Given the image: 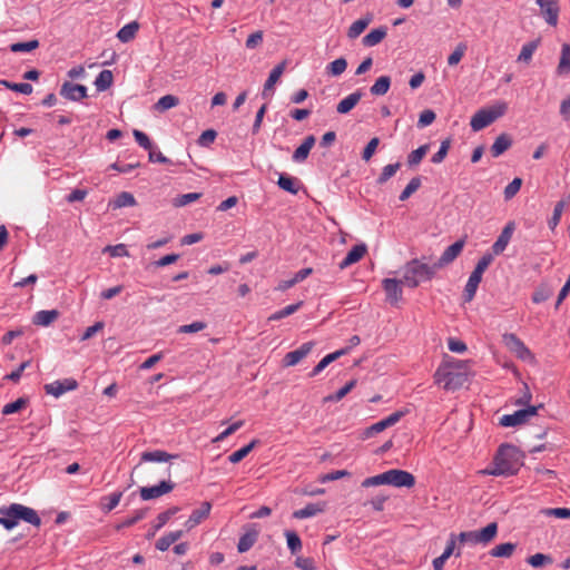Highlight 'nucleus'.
Returning <instances> with one entry per match:
<instances>
[{
    "label": "nucleus",
    "mask_w": 570,
    "mask_h": 570,
    "mask_svg": "<svg viewBox=\"0 0 570 570\" xmlns=\"http://www.w3.org/2000/svg\"><path fill=\"white\" fill-rule=\"evenodd\" d=\"M522 465L519 451L510 444L500 445L491 466L482 473L494 476H511L518 473Z\"/></svg>",
    "instance_id": "obj_1"
},
{
    "label": "nucleus",
    "mask_w": 570,
    "mask_h": 570,
    "mask_svg": "<svg viewBox=\"0 0 570 570\" xmlns=\"http://www.w3.org/2000/svg\"><path fill=\"white\" fill-rule=\"evenodd\" d=\"M0 524L7 530H12L22 520L35 527H40L41 519L32 508L20 503H11L0 508Z\"/></svg>",
    "instance_id": "obj_2"
},
{
    "label": "nucleus",
    "mask_w": 570,
    "mask_h": 570,
    "mask_svg": "<svg viewBox=\"0 0 570 570\" xmlns=\"http://www.w3.org/2000/svg\"><path fill=\"white\" fill-rule=\"evenodd\" d=\"M436 269L438 267L435 266V263L433 265H429L415 258L407 262L404 266L402 279L404 285L415 288L421 282L431 281L434 277Z\"/></svg>",
    "instance_id": "obj_3"
},
{
    "label": "nucleus",
    "mask_w": 570,
    "mask_h": 570,
    "mask_svg": "<svg viewBox=\"0 0 570 570\" xmlns=\"http://www.w3.org/2000/svg\"><path fill=\"white\" fill-rule=\"evenodd\" d=\"M508 106L505 102H499L490 108H482L478 110L471 118L470 126L473 131H480L491 125L498 118L507 112Z\"/></svg>",
    "instance_id": "obj_4"
},
{
    "label": "nucleus",
    "mask_w": 570,
    "mask_h": 570,
    "mask_svg": "<svg viewBox=\"0 0 570 570\" xmlns=\"http://www.w3.org/2000/svg\"><path fill=\"white\" fill-rule=\"evenodd\" d=\"M434 381L436 384H442L444 390L455 391L462 387L468 379L463 371L454 372L448 365H440L434 373Z\"/></svg>",
    "instance_id": "obj_5"
},
{
    "label": "nucleus",
    "mask_w": 570,
    "mask_h": 570,
    "mask_svg": "<svg viewBox=\"0 0 570 570\" xmlns=\"http://www.w3.org/2000/svg\"><path fill=\"white\" fill-rule=\"evenodd\" d=\"M538 407L529 405L525 409L515 411L512 414H505L500 419V425L504 428L521 425L529 421L530 417L537 415Z\"/></svg>",
    "instance_id": "obj_6"
},
{
    "label": "nucleus",
    "mask_w": 570,
    "mask_h": 570,
    "mask_svg": "<svg viewBox=\"0 0 570 570\" xmlns=\"http://www.w3.org/2000/svg\"><path fill=\"white\" fill-rule=\"evenodd\" d=\"M505 346L522 361H532L533 354L524 343L513 333L503 335Z\"/></svg>",
    "instance_id": "obj_7"
},
{
    "label": "nucleus",
    "mask_w": 570,
    "mask_h": 570,
    "mask_svg": "<svg viewBox=\"0 0 570 570\" xmlns=\"http://www.w3.org/2000/svg\"><path fill=\"white\" fill-rule=\"evenodd\" d=\"M174 488L175 483L171 481H161L157 485L140 488L139 493L142 500L148 501L169 493Z\"/></svg>",
    "instance_id": "obj_8"
},
{
    "label": "nucleus",
    "mask_w": 570,
    "mask_h": 570,
    "mask_svg": "<svg viewBox=\"0 0 570 570\" xmlns=\"http://www.w3.org/2000/svg\"><path fill=\"white\" fill-rule=\"evenodd\" d=\"M404 284L403 279H395V278H384L382 281V287L386 293V299L391 304H397L402 299V287L401 285Z\"/></svg>",
    "instance_id": "obj_9"
},
{
    "label": "nucleus",
    "mask_w": 570,
    "mask_h": 570,
    "mask_svg": "<svg viewBox=\"0 0 570 570\" xmlns=\"http://www.w3.org/2000/svg\"><path fill=\"white\" fill-rule=\"evenodd\" d=\"M465 240L459 239L449 247L445 248V250L442 253L438 262H435V266L438 269L443 268L451 264L456 257L462 253L464 247Z\"/></svg>",
    "instance_id": "obj_10"
},
{
    "label": "nucleus",
    "mask_w": 570,
    "mask_h": 570,
    "mask_svg": "<svg viewBox=\"0 0 570 570\" xmlns=\"http://www.w3.org/2000/svg\"><path fill=\"white\" fill-rule=\"evenodd\" d=\"M541 8V14L546 22L552 27L557 26L559 18L558 0H537Z\"/></svg>",
    "instance_id": "obj_11"
},
{
    "label": "nucleus",
    "mask_w": 570,
    "mask_h": 570,
    "mask_svg": "<svg viewBox=\"0 0 570 570\" xmlns=\"http://www.w3.org/2000/svg\"><path fill=\"white\" fill-rule=\"evenodd\" d=\"M60 95L71 101H80L87 97V87L70 81H65L60 89Z\"/></svg>",
    "instance_id": "obj_12"
},
{
    "label": "nucleus",
    "mask_w": 570,
    "mask_h": 570,
    "mask_svg": "<svg viewBox=\"0 0 570 570\" xmlns=\"http://www.w3.org/2000/svg\"><path fill=\"white\" fill-rule=\"evenodd\" d=\"M389 479L390 485H393L395 488H412L415 484L414 475L404 470H389Z\"/></svg>",
    "instance_id": "obj_13"
},
{
    "label": "nucleus",
    "mask_w": 570,
    "mask_h": 570,
    "mask_svg": "<svg viewBox=\"0 0 570 570\" xmlns=\"http://www.w3.org/2000/svg\"><path fill=\"white\" fill-rule=\"evenodd\" d=\"M313 346V342H306L302 344L298 348L288 352L283 358L284 366L288 367L298 364L303 358H305L311 353Z\"/></svg>",
    "instance_id": "obj_14"
},
{
    "label": "nucleus",
    "mask_w": 570,
    "mask_h": 570,
    "mask_svg": "<svg viewBox=\"0 0 570 570\" xmlns=\"http://www.w3.org/2000/svg\"><path fill=\"white\" fill-rule=\"evenodd\" d=\"M78 386V383L73 379H65L62 381H55L50 384L45 385V390L48 394L59 397L68 391H73Z\"/></svg>",
    "instance_id": "obj_15"
},
{
    "label": "nucleus",
    "mask_w": 570,
    "mask_h": 570,
    "mask_svg": "<svg viewBox=\"0 0 570 570\" xmlns=\"http://www.w3.org/2000/svg\"><path fill=\"white\" fill-rule=\"evenodd\" d=\"M513 232H514V223L509 222L502 229L498 239L492 245V252L494 255H500L501 253L504 252V249L507 248L508 244L511 240Z\"/></svg>",
    "instance_id": "obj_16"
},
{
    "label": "nucleus",
    "mask_w": 570,
    "mask_h": 570,
    "mask_svg": "<svg viewBox=\"0 0 570 570\" xmlns=\"http://www.w3.org/2000/svg\"><path fill=\"white\" fill-rule=\"evenodd\" d=\"M367 247L365 244H357L354 245L346 254L344 259L340 263L338 267L341 269H344L358 261L363 258V256L366 254Z\"/></svg>",
    "instance_id": "obj_17"
},
{
    "label": "nucleus",
    "mask_w": 570,
    "mask_h": 570,
    "mask_svg": "<svg viewBox=\"0 0 570 570\" xmlns=\"http://www.w3.org/2000/svg\"><path fill=\"white\" fill-rule=\"evenodd\" d=\"M315 141H316V139L313 135L305 137L303 142L293 153V156H292L293 161H295V163L305 161L309 155L311 149L314 147Z\"/></svg>",
    "instance_id": "obj_18"
},
{
    "label": "nucleus",
    "mask_w": 570,
    "mask_h": 570,
    "mask_svg": "<svg viewBox=\"0 0 570 570\" xmlns=\"http://www.w3.org/2000/svg\"><path fill=\"white\" fill-rule=\"evenodd\" d=\"M482 281V274L479 273V271H473L465 284L464 291H463V298L464 302H471L476 293V289L479 287V284Z\"/></svg>",
    "instance_id": "obj_19"
},
{
    "label": "nucleus",
    "mask_w": 570,
    "mask_h": 570,
    "mask_svg": "<svg viewBox=\"0 0 570 570\" xmlns=\"http://www.w3.org/2000/svg\"><path fill=\"white\" fill-rule=\"evenodd\" d=\"M286 67H287V60H283L282 62H279L272 69L267 80L264 83L263 96H266L267 91L274 89V86L276 85V82L279 80V78L284 73Z\"/></svg>",
    "instance_id": "obj_20"
},
{
    "label": "nucleus",
    "mask_w": 570,
    "mask_h": 570,
    "mask_svg": "<svg viewBox=\"0 0 570 570\" xmlns=\"http://www.w3.org/2000/svg\"><path fill=\"white\" fill-rule=\"evenodd\" d=\"M212 504L209 502H203L200 508L194 510L186 521V525L188 529L194 528L199 524L204 519H206L210 513Z\"/></svg>",
    "instance_id": "obj_21"
},
{
    "label": "nucleus",
    "mask_w": 570,
    "mask_h": 570,
    "mask_svg": "<svg viewBox=\"0 0 570 570\" xmlns=\"http://www.w3.org/2000/svg\"><path fill=\"white\" fill-rule=\"evenodd\" d=\"M347 353H348V347H343V348L337 350L331 354H327L312 370V372L309 373V376L314 377V376L318 375L327 365H330L332 362L336 361L338 357H341L342 355H345Z\"/></svg>",
    "instance_id": "obj_22"
},
{
    "label": "nucleus",
    "mask_w": 570,
    "mask_h": 570,
    "mask_svg": "<svg viewBox=\"0 0 570 570\" xmlns=\"http://www.w3.org/2000/svg\"><path fill=\"white\" fill-rule=\"evenodd\" d=\"M363 94L361 90L350 94L337 104L336 111L342 115L350 112L358 104Z\"/></svg>",
    "instance_id": "obj_23"
},
{
    "label": "nucleus",
    "mask_w": 570,
    "mask_h": 570,
    "mask_svg": "<svg viewBox=\"0 0 570 570\" xmlns=\"http://www.w3.org/2000/svg\"><path fill=\"white\" fill-rule=\"evenodd\" d=\"M258 531L253 527L248 528L246 532L239 538L237 550L239 553L247 552L257 541Z\"/></svg>",
    "instance_id": "obj_24"
},
{
    "label": "nucleus",
    "mask_w": 570,
    "mask_h": 570,
    "mask_svg": "<svg viewBox=\"0 0 570 570\" xmlns=\"http://www.w3.org/2000/svg\"><path fill=\"white\" fill-rule=\"evenodd\" d=\"M177 456L163 450L146 451L141 453L140 462H168Z\"/></svg>",
    "instance_id": "obj_25"
},
{
    "label": "nucleus",
    "mask_w": 570,
    "mask_h": 570,
    "mask_svg": "<svg viewBox=\"0 0 570 570\" xmlns=\"http://www.w3.org/2000/svg\"><path fill=\"white\" fill-rule=\"evenodd\" d=\"M512 146V138L503 132L497 137L491 146V154L493 157H499Z\"/></svg>",
    "instance_id": "obj_26"
},
{
    "label": "nucleus",
    "mask_w": 570,
    "mask_h": 570,
    "mask_svg": "<svg viewBox=\"0 0 570 570\" xmlns=\"http://www.w3.org/2000/svg\"><path fill=\"white\" fill-rule=\"evenodd\" d=\"M324 503H308L303 509L296 510L293 512V518L295 519H307L315 517L318 513L324 511Z\"/></svg>",
    "instance_id": "obj_27"
},
{
    "label": "nucleus",
    "mask_w": 570,
    "mask_h": 570,
    "mask_svg": "<svg viewBox=\"0 0 570 570\" xmlns=\"http://www.w3.org/2000/svg\"><path fill=\"white\" fill-rule=\"evenodd\" d=\"M387 35V28L385 26L379 27L370 31L363 37L362 42L365 47H374L379 45Z\"/></svg>",
    "instance_id": "obj_28"
},
{
    "label": "nucleus",
    "mask_w": 570,
    "mask_h": 570,
    "mask_svg": "<svg viewBox=\"0 0 570 570\" xmlns=\"http://www.w3.org/2000/svg\"><path fill=\"white\" fill-rule=\"evenodd\" d=\"M557 73L559 76L570 75V45L563 43L561 47V55L557 66Z\"/></svg>",
    "instance_id": "obj_29"
},
{
    "label": "nucleus",
    "mask_w": 570,
    "mask_h": 570,
    "mask_svg": "<svg viewBox=\"0 0 570 570\" xmlns=\"http://www.w3.org/2000/svg\"><path fill=\"white\" fill-rule=\"evenodd\" d=\"M59 317L57 309H43L39 311L33 316V323L40 326H49Z\"/></svg>",
    "instance_id": "obj_30"
},
{
    "label": "nucleus",
    "mask_w": 570,
    "mask_h": 570,
    "mask_svg": "<svg viewBox=\"0 0 570 570\" xmlns=\"http://www.w3.org/2000/svg\"><path fill=\"white\" fill-rule=\"evenodd\" d=\"M371 22H372V16H370V14L354 21L347 30V37L350 39H356L358 36H361L364 32V30L368 27V24Z\"/></svg>",
    "instance_id": "obj_31"
},
{
    "label": "nucleus",
    "mask_w": 570,
    "mask_h": 570,
    "mask_svg": "<svg viewBox=\"0 0 570 570\" xmlns=\"http://www.w3.org/2000/svg\"><path fill=\"white\" fill-rule=\"evenodd\" d=\"M184 534V531L183 530H177V531H171L165 535H163L161 538H159L157 541H156V549L159 550V551H166L168 550V548L175 543L176 541H178Z\"/></svg>",
    "instance_id": "obj_32"
},
{
    "label": "nucleus",
    "mask_w": 570,
    "mask_h": 570,
    "mask_svg": "<svg viewBox=\"0 0 570 570\" xmlns=\"http://www.w3.org/2000/svg\"><path fill=\"white\" fill-rule=\"evenodd\" d=\"M553 294V287L546 282L539 284V286L532 293V302L535 304L548 301Z\"/></svg>",
    "instance_id": "obj_33"
},
{
    "label": "nucleus",
    "mask_w": 570,
    "mask_h": 570,
    "mask_svg": "<svg viewBox=\"0 0 570 570\" xmlns=\"http://www.w3.org/2000/svg\"><path fill=\"white\" fill-rule=\"evenodd\" d=\"M539 45H540V39H535V40L524 43L521 48V51L518 56L517 61L529 63L532 59L534 51L538 49Z\"/></svg>",
    "instance_id": "obj_34"
},
{
    "label": "nucleus",
    "mask_w": 570,
    "mask_h": 570,
    "mask_svg": "<svg viewBox=\"0 0 570 570\" xmlns=\"http://www.w3.org/2000/svg\"><path fill=\"white\" fill-rule=\"evenodd\" d=\"M139 29V23L137 21H131L125 24L118 32L117 38L121 42H129L132 40Z\"/></svg>",
    "instance_id": "obj_35"
},
{
    "label": "nucleus",
    "mask_w": 570,
    "mask_h": 570,
    "mask_svg": "<svg viewBox=\"0 0 570 570\" xmlns=\"http://www.w3.org/2000/svg\"><path fill=\"white\" fill-rule=\"evenodd\" d=\"M298 180L294 177H291L288 175H285V174H281L279 177H278V181H277V185L279 186V188H282L283 190H286L293 195H296L299 190V187H298Z\"/></svg>",
    "instance_id": "obj_36"
},
{
    "label": "nucleus",
    "mask_w": 570,
    "mask_h": 570,
    "mask_svg": "<svg viewBox=\"0 0 570 570\" xmlns=\"http://www.w3.org/2000/svg\"><path fill=\"white\" fill-rule=\"evenodd\" d=\"M476 531L479 534L480 544L487 546L495 538L498 533V524L497 522H491L485 528Z\"/></svg>",
    "instance_id": "obj_37"
},
{
    "label": "nucleus",
    "mask_w": 570,
    "mask_h": 570,
    "mask_svg": "<svg viewBox=\"0 0 570 570\" xmlns=\"http://www.w3.org/2000/svg\"><path fill=\"white\" fill-rule=\"evenodd\" d=\"M391 87V78L389 76L379 77L373 86L370 88V92L373 96H383L385 95Z\"/></svg>",
    "instance_id": "obj_38"
},
{
    "label": "nucleus",
    "mask_w": 570,
    "mask_h": 570,
    "mask_svg": "<svg viewBox=\"0 0 570 570\" xmlns=\"http://www.w3.org/2000/svg\"><path fill=\"white\" fill-rule=\"evenodd\" d=\"M112 81H114V76L110 70L105 69V70L100 71V73L97 76V78L95 80V86H96L97 91L101 92V91L109 89L112 85Z\"/></svg>",
    "instance_id": "obj_39"
},
{
    "label": "nucleus",
    "mask_w": 570,
    "mask_h": 570,
    "mask_svg": "<svg viewBox=\"0 0 570 570\" xmlns=\"http://www.w3.org/2000/svg\"><path fill=\"white\" fill-rule=\"evenodd\" d=\"M517 548L515 543L505 542L495 546L490 550V554L494 558H510Z\"/></svg>",
    "instance_id": "obj_40"
},
{
    "label": "nucleus",
    "mask_w": 570,
    "mask_h": 570,
    "mask_svg": "<svg viewBox=\"0 0 570 570\" xmlns=\"http://www.w3.org/2000/svg\"><path fill=\"white\" fill-rule=\"evenodd\" d=\"M179 104V99L174 95H166L158 99L154 105V109L159 112H164L170 108L176 107Z\"/></svg>",
    "instance_id": "obj_41"
},
{
    "label": "nucleus",
    "mask_w": 570,
    "mask_h": 570,
    "mask_svg": "<svg viewBox=\"0 0 570 570\" xmlns=\"http://www.w3.org/2000/svg\"><path fill=\"white\" fill-rule=\"evenodd\" d=\"M0 85L7 89H10L12 91H17V92H20L23 95H30L33 90L32 86L28 82L16 83V82H10L6 79H0Z\"/></svg>",
    "instance_id": "obj_42"
},
{
    "label": "nucleus",
    "mask_w": 570,
    "mask_h": 570,
    "mask_svg": "<svg viewBox=\"0 0 570 570\" xmlns=\"http://www.w3.org/2000/svg\"><path fill=\"white\" fill-rule=\"evenodd\" d=\"M303 305V302L299 301L295 304H291L284 308H282L281 311H277L275 313H273L269 317H268V321H279L284 317H287L292 314H294L295 312H297L301 306Z\"/></svg>",
    "instance_id": "obj_43"
},
{
    "label": "nucleus",
    "mask_w": 570,
    "mask_h": 570,
    "mask_svg": "<svg viewBox=\"0 0 570 570\" xmlns=\"http://www.w3.org/2000/svg\"><path fill=\"white\" fill-rule=\"evenodd\" d=\"M257 443H258V440H253L247 445H245L242 449L232 453L228 458L229 462L230 463L240 462L244 458H246L249 454V452L256 446Z\"/></svg>",
    "instance_id": "obj_44"
},
{
    "label": "nucleus",
    "mask_w": 570,
    "mask_h": 570,
    "mask_svg": "<svg viewBox=\"0 0 570 570\" xmlns=\"http://www.w3.org/2000/svg\"><path fill=\"white\" fill-rule=\"evenodd\" d=\"M400 167H401L400 163L389 164V165L384 166L380 176L376 179V183L379 185L385 184L389 179H391L396 174V171L400 169Z\"/></svg>",
    "instance_id": "obj_45"
},
{
    "label": "nucleus",
    "mask_w": 570,
    "mask_h": 570,
    "mask_svg": "<svg viewBox=\"0 0 570 570\" xmlns=\"http://www.w3.org/2000/svg\"><path fill=\"white\" fill-rule=\"evenodd\" d=\"M347 68V61L345 58H338L327 65L326 71L333 77L341 76Z\"/></svg>",
    "instance_id": "obj_46"
},
{
    "label": "nucleus",
    "mask_w": 570,
    "mask_h": 570,
    "mask_svg": "<svg viewBox=\"0 0 570 570\" xmlns=\"http://www.w3.org/2000/svg\"><path fill=\"white\" fill-rule=\"evenodd\" d=\"M440 365H448L454 372L463 371L466 374H468V372L470 370V361L456 360V358H453V357L444 358L443 362Z\"/></svg>",
    "instance_id": "obj_47"
},
{
    "label": "nucleus",
    "mask_w": 570,
    "mask_h": 570,
    "mask_svg": "<svg viewBox=\"0 0 570 570\" xmlns=\"http://www.w3.org/2000/svg\"><path fill=\"white\" fill-rule=\"evenodd\" d=\"M382 484L390 485L389 471L383 472L377 475H374V476L366 478L362 482L363 488L376 487V485H382Z\"/></svg>",
    "instance_id": "obj_48"
},
{
    "label": "nucleus",
    "mask_w": 570,
    "mask_h": 570,
    "mask_svg": "<svg viewBox=\"0 0 570 570\" xmlns=\"http://www.w3.org/2000/svg\"><path fill=\"white\" fill-rule=\"evenodd\" d=\"M356 385V381L355 380H352L350 382H347L343 387H341L338 391H336L334 394H331L328 396H326L324 400L325 401H331V402H338L341 401L345 395H347L353 389L354 386Z\"/></svg>",
    "instance_id": "obj_49"
},
{
    "label": "nucleus",
    "mask_w": 570,
    "mask_h": 570,
    "mask_svg": "<svg viewBox=\"0 0 570 570\" xmlns=\"http://www.w3.org/2000/svg\"><path fill=\"white\" fill-rule=\"evenodd\" d=\"M285 537L287 540V547L293 554L302 550V541L296 532L287 530L285 531Z\"/></svg>",
    "instance_id": "obj_50"
},
{
    "label": "nucleus",
    "mask_w": 570,
    "mask_h": 570,
    "mask_svg": "<svg viewBox=\"0 0 570 570\" xmlns=\"http://www.w3.org/2000/svg\"><path fill=\"white\" fill-rule=\"evenodd\" d=\"M429 150V145H422L420 146L417 149L413 150L412 153H410V155L407 156V164L409 166L413 167V166H416L419 165L422 159L424 158V156L426 155Z\"/></svg>",
    "instance_id": "obj_51"
},
{
    "label": "nucleus",
    "mask_w": 570,
    "mask_h": 570,
    "mask_svg": "<svg viewBox=\"0 0 570 570\" xmlns=\"http://www.w3.org/2000/svg\"><path fill=\"white\" fill-rule=\"evenodd\" d=\"M202 197V193L183 194L174 198L173 204L176 207L187 206Z\"/></svg>",
    "instance_id": "obj_52"
},
{
    "label": "nucleus",
    "mask_w": 570,
    "mask_h": 570,
    "mask_svg": "<svg viewBox=\"0 0 570 570\" xmlns=\"http://www.w3.org/2000/svg\"><path fill=\"white\" fill-rule=\"evenodd\" d=\"M27 404H28V399L19 397L14 402L6 404L2 409V414L9 415V414L17 413V412L21 411L22 409H24L27 406Z\"/></svg>",
    "instance_id": "obj_53"
},
{
    "label": "nucleus",
    "mask_w": 570,
    "mask_h": 570,
    "mask_svg": "<svg viewBox=\"0 0 570 570\" xmlns=\"http://www.w3.org/2000/svg\"><path fill=\"white\" fill-rule=\"evenodd\" d=\"M145 515H146V510H144V509L137 510V511H135L132 517L126 518L120 523H118L116 525V530L119 531L121 529L129 528V527L136 524L138 521L142 520L145 518Z\"/></svg>",
    "instance_id": "obj_54"
},
{
    "label": "nucleus",
    "mask_w": 570,
    "mask_h": 570,
    "mask_svg": "<svg viewBox=\"0 0 570 570\" xmlns=\"http://www.w3.org/2000/svg\"><path fill=\"white\" fill-rule=\"evenodd\" d=\"M421 178L420 177H413L409 184L406 185V187L403 189V191L400 194V200L401 202H404L406 200L407 198H410V196L412 194H414L420 187H421Z\"/></svg>",
    "instance_id": "obj_55"
},
{
    "label": "nucleus",
    "mask_w": 570,
    "mask_h": 570,
    "mask_svg": "<svg viewBox=\"0 0 570 570\" xmlns=\"http://www.w3.org/2000/svg\"><path fill=\"white\" fill-rule=\"evenodd\" d=\"M136 205V199L132 194L128 191L120 193L114 203L115 208H121V207H130Z\"/></svg>",
    "instance_id": "obj_56"
},
{
    "label": "nucleus",
    "mask_w": 570,
    "mask_h": 570,
    "mask_svg": "<svg viewBox=\"0 0 570 570\" xmlns=\"http://www.w3.org/2000/svg\"><path fill=\"white\" fill-rule=\"evenodd\" d=\"M527 562L533 568H539L546 564H551L553 559L549 554L535 553L527 559Z\"/></svg>",
    "instance_id": "obj_57"
},
{
    "label": "nucleus",
    "mask_w": 570,
    "mask_h": 570,
    "mask_svg": "<svg viewBox=\"0 0 570 570\" xmlns=\"http://www.w3.org/2000/svg\"><path fill=\"white\" fill-rule=\"evenodd\" d=\"M39 47V41L37 39L26 41V42H16L10 46V50L12 52H29Z\"/></svg>",
    "instance_id": "obj_58"
},
{
    "label": "nucleus",
    "mask_w": 570,
    "mask_h": 570,
    "mask_svg": "<svg viewBox=\"0 0 570 570\" xmlns=\"http://www.w3.org/2000/svg\"><path fill=\"white\" fill-rule=\"evenodd\" d=\"M522 186V179L519 177H515L505 188L503 191L505 200L512 199L520 190Z\"/></svg>",
    "instance_id": "obj_59"
},
{
    "label": "nucleus",
    "mask_w": 570,
    "mask_h": 570,
    "mask_svg": "<svg viewBox=\"0 0 570 570\" xmlns=\"http://www.w3.org/2000/svg\"><path fill=\"white\" fill-rule=\"evenodd\" d=\"M564 207H566V202H563V200H560L556 204L553 214L548 222V225L552 230L558 226Z\"/></svg>",
    "instance_id": "obj_60"
},
{
    "label": "nucleus",
    "mask_w": 570,
    "mask_h": 570,
    "mask_svg": "<svg viewBox=\"0 0 570 570\" xmlns=\"http://www.w3.org/2000/svg\"><path fill=\"white\" fill-rule=\"evenodd\" d=\"M450 146H451L450 139L443 140L441 142L439 150L432 156L431 161L433 164L442 163L449 153Z\"/></svg>",
    "instance_id": "obj_61"
},
{
    "label": "nucleus",
    "mask_w": 570,
    "mask_h": 570,
    "mask_svg": "<svg viewBox=\"0 0 570 570\" xmlns=\"http://www.w3.org/2000/svg\"><path fill=\"white\" fill-rule=\"evenodd\" d=\"M217 137V132L214 129H207L200 134L197 139V144L202 147H208L212 145Z\"/></svg>",
    "instance_id": "obj_62"
},
{
    "label": "nucleus",
    "mask_w": 570,
    "mask_h": 570,
    "mask_svg": "<svg viewBox=\"0 0 570 570\" xmlns=\"http://www.w3.org/2000/svg\"><path fill=\"white\" fill-rule=\"evenodd\" d=\"M380 144V139L377 137L372 138L367 145L365 146L362 153V159L368 161L376 151V148Z\"/></svg>",
    "instance_id": "obj_63"
},
{
    "label": "nucleus",
    "mask_w": 570,
    "mask_h": 570,
    "mask_svg": "<svg viewBox=\"0 0 570 570\" xmlns=\"http://www.w3.org/2000/svg\"><path fill=\"white\" fill-rule=\"evenodd\" d=\"M465 49H466L465 45L459 43L456 46V48L454 49V51L449 56L448 63L450 66L458 65L461 61V59L463 58Z\"/></svg>",
    "instance_id": "obj_64"
}]
</instances>
